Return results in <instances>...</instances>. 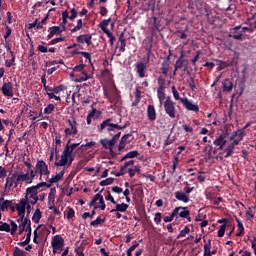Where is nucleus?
Here are the masks:
<instances>
[{
	"instance_id": "11",
	"label": "nucleus",
	"mask_w": 256,
	"mask_h": 256,
	"mask_svg": "<svg viewBox=\"0 0 256 256\" xmlns=\"http://www.w3.org/2000/svg\"><path fill=\"white\" fill-rule=\"evenodd\" d=\"M121 137V132H118L116 135L113 136L111 140L109 139H102L100 140L101 145L104 149H109L110 151H113V147L117 144V141H119V138Z\"/></svg>"
},
{
	"instance_id": "12",
	"label": "nucleus",
	"mask_w": 256,
	"mask_h": 256,
	"mask_svg": "<svg viewBox=\"0 0 256 256\" xmlns=\"http://www.w3.org/2000/svg\"><path fill=\"white\" fill-rule=\"evenodd\" d=\"M172 213H176L175 214V219H179V217H182V219H188V221H191V217H189L190 212L187 209V207H176Z\"/></svg>"
},
{
	"instance_id": "59",
	"label": "nucleus",
	"mask_w": 256,
	"mask_h": 256,
	"mask_svg": "<svg viewBox=\"0 0 256 256\" xmlns=\"http://www.w3.org/2000/svg\"><path fill=\"white\" fill-rule=\"evenodd\" d=\"M161 219H163V214H161L160 212L156 213L154 217V222L156 223V225H159V223H161Z\"/></svg>"
},
{
	"instance_id": "40",
	"label": "nucleus",
	"mask_w": 256,
	"mask_h": 256,
	"mask_svg": "<svg viewBox=\"0 0 256 256\" xmlns=\"http://www.w3.org/2000/svg\"><path fill=\"white\" fill-rule=\"evenodd\" d=\"M111 19H107V20H103L101 23H100V27L102 29V31L104 33H107V31H109V29H107V27H109V23H110Z\"/></svg>"
},
{
	"instance_id": "31",
	"label": "nucleus",
	"mask_w": 256,
	"mask_h": 256,
	"mask_svg": "<svg viewBox=\"0 0 256 256\" xmlns=\"http://www.w3.org/2000/svg\"><path fill=\"white\" fill-rule=\"evenodd\" d=\"M157 97L159 99L160 105H163L166 99L165 88L163 87L157 88Z\"/></svg>"
},
{
	"instance_id": "25",
	"label": "nucleus",
	"mask_w": 256,
	"mask_h": 256,
	"mask_svg": "<svg viewBox=\"0 0 256 256\" xmlns=\"http://www.w3.org/2000/svg\"><path fill=\"white\" fill-rule=\"evenodd\" d=\"M13 202L11 200H5V196L0 198V211H7Z\"/></svg>"
},
{
	"instance_id": "20",
	"label": "nucleus",
	"mask_w": 256,
	"mask_h": 256,
	"mask_svg": "<svg viewBox=\"0 0 256 256\" xmlns=\"http://www.w3.org/2000/svg\"><path fill=\"white\" fill-rule=\"evenodd\" d=\"M108 99L113 105H117V103L121 101V95H119L117 87L113 88L111 95L108 96Z\"/></svg>"
},
{
	"instance_id": "9",
	"label": "nucleus",
	"mask_w": 256,
	"mask_h": 256,
	"mask_svg": "<svg viewBox=\"0 0 256 256\" xmlns=\"http://www.w3.org/2000/svg\"><path fill=\"white\" fill-rule=\"evenodd\" d=\"M68 126L64 130V134L66 137H75L79 133V130L77 129V120L75 118L67 120Z\"/></svg>"
},
{
	"instance_id": "3",
	"label": "nucleus",
	"mask_w": 256,
	"mask_h": 256,
	"mask_svg": "<svg viewBox=\"0 0 256 256\" xmlns=\"http://www.w3.org/2000/svg\"><path fill=\"white\" fill-rule=\"evenodd\" d=\"M19 183H24L23 176L21 173L17 174V172L10 173L6 176V183L4 186L5 191H11V188L17 189L19 187Z\"/></svg>"
},
{
	"instance_id": "34",
	"label": "nucleus",
	"mask_w": 256,
	"mask_h": 256,
	"mask_svg": "<svg viewBox=\"0 0 256 256\" xmlns=\"http://www.w3.org/2000/svg\"><path fill=\"white\" fill-rule=\"evenodd\" d=\"M161 72H162V75H165V76L168 75V73H169V60H165L162 63Z\"/></svg>"
},
{
	"instance_id": "39",
	"label": "nucleus",
	"mask_w": 256,
	"mask_h": 256,
	"mask_svg": "<svg viewBox=\"0 0 256 256\" xmlns=\"http://www.w3.org/2000/svg\"><path fill=\"white\" fill-rule=\"evenodd\" d=\"M55 111V105L54 104H48L47 107L44 108V115H51Z\"/></svg>"
},
{
	"instance_id": "7",
	"label": "nucleus",
	"mask_w": 256,
	"mask_h": 256,
	"mask_svg": "<svg viewBox=\"0 0 256 256\" xmlns=\"http://www.w3.org/2000/svg\"><path fill=\"white\" fill-rule=\"evenodd\" d=\"M36 173L39 175L40 179L46 177V179L51 175L49 171V165L43 160H38L35 165Z\"/></svg>"
},
{
	"instance_id": "43",
	"label": "nucleus",
	"mask_w": 256,
	"mask_h": 256,
	"mask_svg": "<svg viewBox=\"0 0 256 256\" xmlns=\"http://www.w3.org/2000/svg\"><path fill=\"white\" fill-rule=\"evenodd\" d=\"M13 256H27V252L21 250L19 247H15L13 251Z\"/></svg>"
},
{
	"instance_id": "35",
	"label": "nucleus",
	"mask_w": 256,
	"mask_h": 256,
	"mask_svg": "<svg viewBox=\"0 0 256 256\" xmlns=\"http://www.w3.org/2000/svg\"><path fill=\"white\" fill-rule=\"evenodd\" d=\"M41 210L40 209H36L33 216H32V221L34 223H39V221H41Z\"/></svg>"
},
{
	"instance_id": "51",
	"label": "nucleus",
	"mask_w": 256,
	"mask_h": 256,
	"mask_svg": "<svg viewBox=\"0 0 256 256\" xmlns=\"http://www.w3.org/2000/svg\"><path fill=\"white\" fill-rule=\"evenodd\" d=\"M105 34L109 38L111 47H113V45H115V36L113 35V33H111V31H106Z\"/></svg>"
},
{
	"instance_id": "42",
	"label": "nucleus",
	"mask_w": 256,
	"mask_h": 256,
	"mask_svg": "<svg viewBox=\"0 0 256 256\" xmlns=\"http://www.w3.org/2000/svg\"><path fill=\"white\" fill-rule=\"evenodd\" d=\"M56 195H57V188L55 187L51 188L48 194V201H55Z\"/></svg>"
},
{
	"instance_id": "56",
	"label": "nucleus",
	"mask_w": 256,
	"mask_h": 256,
	"mask_svg": "<svg viewBox=\"0 0 256 256\" xmlns=\"http://www.w3.org/2000/svg\"><path fill=\"white\" fill-rule=\"evenodd\" d=\"M183 60L182 59H178L176 61V64H175V70H174V75L175 73H177V70L181 69L183 67Z\"/></svg>"
},
{
	"instance_id": "48",
	"label": "nucleus",
	"mask_w": 256,
	"mask_h": 256,
	"mask_svg": "<svg viewBox=\"0 0 256 256\" xmlns=\"http://www.w3.org/2000/svg\"><path fill=\"white\" fill-rule=\"evenodd\" d=\"M0 231H6V233H9V231H11V226L7 223L0 222Z\"/></svg>"
},
{
	"instance_id": "1",
	"label": "nucleus",
	"mask_w": 256,
	"mask_h": 256,
	"mask_svg": "<svg viewBox=\"0 0 256 256\" xmlns=\"http://www.w3.org/2000/svg\"><path fill=\"white\" fill-rule=\"evenodd\" d=\"M55 154H56V161L54 163L55 167H71L73 165V161H75V155H73V151H75L76 147H79V143H72L69 145L66 144L64 150L60 156V159L57 158L59 155V150H57V145H61V136L55 137Z\"/></svg>"
},
{
	"instance_id": "16",
	"label": "nucleus",
	"mask_w": 256,
	"mask_h": 256,
	"mask_svg": "<svg viewBox=\"0 0 256 256\" xmlns=\"http://www.w3.org/2000/svg\"><path fill=\"white\" fill-rule=\"evenodd\" d=\"M1 91L4 97H13V83L6 82L2 85Z\"/></svg>"
},
{
	"instance_id": "4",
	"label": "nucleus",
	"mask_w": 256,
	"mask_h": 256,
	"mask_svg": "<svg viewBox=\"0 0 256 256\" xmlns=\"http://www.w3.org/2000/svg\"><path fill=\"white\" fill-rule=\"evenodd\" d=\"M162 105L166 115H168L170 119H175V117H177V109L175 108V102L171 100V96H168Z\"/></svg>"
},
{
	"instance_id": "62",
	"label": "nucleus",
	"mask_w": 256,
	"mask_h": 256,
	"mask_svg": "<svg viewBox=\"0 0 256 256\" xmlns=\"http://www.w3.org/2000/svg\"><path fill=\"white\" fill-rule=\"evenodd\" d=\"M7 177V169L3 166H0V179H5Z\"/></svg>"
},
{
	"instance_id": "18",
	"label": "nucleus",
	"mask_w": 256,
	"mask_h": 256,
	"mask_svg": "<svg viewBox=\"0 0 256 256\" xmlns=\"http://www.w3.org/2000/svg\"><path fill=\"white\" fill-rule=\"evenodd\" d=\"M17 221L18 223L21 221V224L18 226V235H21L23 231H27L28 227H31V220L27 218H23L22 220L19 218Z\"/></svg>"
},
{
	"instance_id": "6",
	"label": "nucleus",
	"mask_w": 256,
	"mask_h": 256,
	"mask_svg": "<svg viewBox=\"0 0 256 256\" xmlns=\"http://www.w3.org/2000/svg\"><path fill=\"white\" fill-rule=\"evenodd\" d=\"M51 246L53 255H57V253L63 251V247H65V239H63L61 235H55L52 238Z\"/></svg>"
},
{
	"instance_id": "14",
	"label": "nucleus",
	"mask_w": 256,
	"mask_h": 256,
	"mask_svg": "<svg viewBox=\"0 0 256 256\" xmlns=\"http://www.w3.org/2000/svg\"><path fill=\"white\" fill-rule=\"evenodd\" d=\"M21 175L25 185H31V183H33V180L35 179V175H37V172L36 170H30V174L29 171H27L26 173L21 172Z\"/></svg>"
},
{
	"instance_id": "5",
	"label": "nucleus",
	"mask_w": 256,
	"mask_h": 256,
	"mask_svg": "<svg viewBox=\"0 0 256 256\" xmlns=\"http://www.w3.org/2000/svg\"><path fill=\"white\" fill-rule=\"evenodd\" d=\"M99 129L100 131L107 129L108 133H111L112 131H121L125 129V127L119 126L118 123L113 122L112 118H108L100 124Z\"/></svg>"
},
{
	"instance_id": "10",
	"label": "nucleus",
	"mask_w": 256,
	"mask_h": 256,
	"mask_svg": "<svg viewBox=\"0 0 256 256\" xmlns=\"http://www.w3.org/2000/svg\"><path fill=\"white\" fill-rule=\"evenodd\" d=\"M90 207H94V209H101V211H105V200L103 199V195L96 194L94 198L90 201Z\"/></svg>"
},
{
	"instance_id": "24",
	"label": "nucleus",
	"mask_w": 256,
	"mask_h": 256,
	"mask_svg": "<svg viewBox=\"0 0 256 256\" xmlns=\"http://www.w3.org/2000/svg\"><path fill=\"white\" fill-rule=\"evenodd\" d=\"M147 117L150 121H155L157 119V111L155 110V106L148 105V107H147Z\"/></svg>"
},
{
	"instance_id": "8",
	"label": "nucleus",
	"mask_w": 256,
	"mask_h": 256,
	"mask_svg": "<svg viewBox=\"0 0 256 256\" xmlns=\"http://www.w3.org/2000/svg\"><path fill=\"white\" fill-rule=\"evenodd\" d=\"M15 209L18 212L20 221L25 219V211H27V213H31V206L23 198L15 205Z\"/></svg>"
},
{
	"instance_id": "36",
	"label": "nucleus",
	"mask_w": 256,
	"mask_h": 256,
	"mask_svg": "<svg viewBox=\"0 0 256 256\" xmlns=\"http://www.w3.org/2000/svg\"><path fill=\"white\" fill-rule=\"evenodd\" d=\"M141 103V92L139 90H136L135 92V100L132 103V107H137Z\"/></svg>"
},
{
	"instance_id": "26",
	"label": "nucleus",
	"mask_w": 256,
	"mask_h": 256,
	"mask_svg": "<svg viewBox=\"0 0 256 256\" xmlns=\"http://www.w3.org/2000/svg\"><path fill=\"white\" fill-rule=\"evenodd\" d=\"M131 139V135L130 134H126L124 135L121 140H120V143L118 145V149L119 151H123V149L125 147H127V143H129V140Z\"/></svg>"
},
{
	"instance_id": "45",
	"label": "nucleus",
	"mask_w": 256,
	"mask_h": 256,
	"mask_svg": "<svg viewBox=\"0 0 256 256\" xmlns=\"http://www.w3.org/2000/svg\"><path fill=\"white\" fill-rule=\"evenodd\" d=\"M113 181H115V179L110 177L105 180H102L100 182V185H101V187H107V185H113Z\"/></svg>"
},
{
	"instance_id": "19",
	"label": "nucleus",
	"mask_w": 256,
	"mask_h": 256,
	"mask_svg": "<svg viewBox=\"0 0 256 256\" xmlns=\"http://www.w3.org/2000/svg\"><path fill=\"white\" fill-rule=\"evenodd\" d=\"M65 31V26H62V29L61 27L59 26H52L48 29V39H53V37L55 35H61V33Z\"/></svg>"
},
{
	"instance_id": "61",
	"label": "nucleus",
	"mask_w": 256,
	"mask_h": 256,
	"mask_svg": "<svg viewBox=\"0 0 256 256\" xmlns=\"http://www.w3.org/2000/svg\"><path fill=\"white\" fill-rule=\"evenodd\" d=\"M182 128L186 133H193V127L189 124H183Z\"/></svg>"
},
{
	"instance_id": "44",
	"label": "nucleus",
	"mask_w": 256,
	"mask_h": 256,
	"mask_svg": "<svg viewBox=\"0 0 256 256\" xmlns=\"http://www.w3.org/2000/svg\"><path fill=\"white\" fill-rule=\"evenodd\" d=\"M139 171H141L139 166H134L128 170V173L130 177H135L136 173H139Z\"/></svg>"
},
{
	"instance_id": "28",
	"label": "nucleus",
	"mask_w": 256,
	"mask_h": 256,
	"mask_svg": "<svg viewBox=\"0 0 256 256\" xmlns=\"http://www.w3.org/2000/svg\"><path fill=\"white\" fill-rule=\"evenodd\" d=\"M227 144V140L225 139V135H220L218 138L214 140V145L216 147H219V149H223L225 145Z\"/></svg>"
},
{
	"instance_id": "57",
	"label": "nucleus",
	"mask_w": 256,
	"mask_h": 256,
	"mask_svg": "<svg viewBox=\"0 0 256 256\" xmlns=\"http://www.w3.org/2000/svg\"><path fill=\"white\" fill-rule=\"evenodd\" d=\"M67 19H69V12L64 11L62 13V25L65 27L67 25Z\"/></svg>"
},
{
	"instance_id": "32",
	"label": "nucleus",
	"mask_w": 256,
	"mask_h": 256,
	"mask_svg": "<svg viewBox=\"0 0 256 256\" xmlns=\"http://www.w3.org/2000/svg\"><path fill=\"white\" fill-rule=\"evenodd\" d=\"M234 149H235V147H233V145L228 144V146L222 152V155H224L225 159H227L228 157H231L233 155Z\"/></svg>"
},
{
	"instance_id": "53",
	"label": "nucleus",
	"mask_w": 256,
	"mask_h": 256,
	"mask_svg": "<svg viewBox=\"0 0 256 256\" xmlns=\"http://www.w3.org/2000/svg\"><path fill=\"white\" fill-rule=\"evenodd\" d=\"M176 212L170 213L168 216L164 217V223H171L175 218Z\"/></svg>"
},
{
	"instance_id": "52",
	"label": "nucleus",
	"mask_w": 256,
	"mask_h": 256,
	"mask_svg": "<svg viewBox=\"0 0 256 256\" xmlns=\"http://www.w3.org/2000/svg\"><path fill=\"white\" fill-rule=\"evenodd\" d=\"M227 224H222L218 230V237H224Z\"/></svg>"
},
{
	"instance_id": "21",
	"label": "nucleus",
	"mask_w": 256,
	"mask_h": 256,
	"mask_svg": "<svg viewBox=\"0 0 256 256\" xmlns=\"http://www.w3.org/2000/svg\"><path fill=\"white\" fill-rule=\"evenodd\" d=\"M231 140H233V142L230 143V145H233V147H235V145H239V143H241V141L243 140V130H238L235 132V135L230 137Z\"/></svg>"
},
{
	"instance_id": "64",
	"label": "nucleus",
	"mask_w": 256,
	"mask_h": 256,
	"mask_svg": "<svg viewBox=\"0 0 256 256\" xmlns=\"http://www.w3.org/2000/svg\"><path fill=\"white\" fill-rule=\"evenodd\" d=\"M161 87L166 89V87H165V79L159 77L158 78V89H161Z\"/></svg>"
},
{
	"instance_id": "49",
	"label": "nucleus",
	"mask_w": 256,
	"mask_h": 256,
	"mask_svg": "<svg viewBox=\"0 0 256 256\" xmlns=\"http://www.w3.org/2000/svg\"><path fill=\"white\" fill-rule=\"evenodd\" d=\"M172 94L175 99V101H181V97L179 95V91H177V88L175 86H172Z\"/></svg>"
},
{
	"instance_id": "33",
	"label": "nucleus",
	"mask_w": 256,
	"mask_h": 256,
	"mask_svg": "<svg viewBox=\"0 0 256 256\" xmlns=\"http://www.w3.org/2000/svg\"><path fill=\"white\" fill-rule=\"evenodd\" d=\"M223 85V91H233V82H231V80L229 79H225L222 83Z\"/></svg>"
},
{
	"instance_id": "29",
	"label": "nucleus",
	"mask_w": 256,
	"mask_h": 256,
	"mask_svg": "<svg viewBox=\"0 0 256 256\" xmlns=\"http://www.w3.org/2000/svg\"><path fill=\"white\" fill-rule=\"evenodd\" d=\"M118 45L120 53H125V47H127V43L125 40V35L123 33H121L119 36Z\"/></svg>"
},
{
	"instance_id": "63",
	"label": "nucleus",
	"mask_w": 256,
	"mask_h": 256,
	"mask_svg": "<svg viewBox=\"0 0 256 256\" xmlns=\"http://www.w3.org/2000/svg\"><path fill=\"white\" fill-rule=\"evenodd\" d=\"M26 239L25 241L28 242V243H31V227L28 226V228H26Z\"/></svg>"
},
{
	"instance_id": "30",
	"label": "nucleus",
	"mask_w": 256,
	"mask_h": 256,
	"mask_svg": "<svg viewBox=\"0 0 256 256\" xmlns=\"http://www.w3.org/2000/svg\"><path fill=\"white\" fill-rule=\"evenodd\" d=\"M76 76L78 77L76 79V83H83V81H89V79H93V76L91 74L88 75L85 71Z\"/></svg>"
},
{
	"instance_id": "38",
	"label": "nucleus",
	"mask_w": 256,
	"mask_h": 256,
	"mask_svg": "<svg viewBox=\"0 0 256 256\" xmlns=\"http://www.w3.org/2000/svg\"><path fill=\"white\" fill-rule=\"evenodd\" d=\"M191 232V229L188 228V226H185L183 230L180 231V233L177 236V239H181V237H187L189 233Z\"/></svg>"
},
{
	"instance_id": "15",
	"label": "nucleus",
	"mask_w": 256,
	"mask_h": 256,
	"mask_svg": "<svg viewBox=\"0 0 256 256\" xmlns=\"http://www.w3.org/2000/svg\"><path fill=\"white\" fill-rule=\"evenodd\" d=\"M92 39H93V35H91V34H81V35L77 36L76 41H77V43H80L81 45L86 43V45L89 47L93 43Z\"/></svg>"
},
{
	"instance_id": "23",
	"label": "nucleus",
	"mask_w": 256,
	"mask_h": 256,
	"mask_svg": "<svg viewBox=\"0 0 256 256\" xmlns=\"http://www.w3.org/2000/svg\"><path fill=\"white\" fill-rule=\"evenodd\" d=\"M177 201H182V203H189V195L183 191H177L174 193Z\"/></svg>"
},
{
	"instance_id": "22",
	"label": "nucleus",
	"mask_w": 256,
	"mask_h": 256,
	"mask_svg": "<svg viewBox=\"0 0 256 256\" xmlns=\"http://www.w3.org/2000/svg\"><path fill=\"white\" fill-rule=\"evenodd\" d=\"M145 71H147V65L143 62H139L136 64V73L138 74V77L140 79H143L145 77Z\"/></svg>"
},
{
	"instance_id": "46",
	"label": "nucleus",
	"mask_w": 256,
	"mask_h": 256,
	"mask_svg": "<svg viewBox=\"0 0 256 256\" xmlns=\"http://www.w3.org/2000/svg\"><path fill=\"white\" fill-rule=\"evenodd\" d=\"M10 55H11L12 59L5 61L6 67H13V64L15 63V54L13 53V51H10Z\"/></svg>"
},
{
	"instance_id": "55",
	"label": "nucleus",
	"mask_w": 256,
	"mask_h": 256,
	"mask_svg": "<svg viewBox=\"0 0 256 256\" xmlns=\"http://www.w3.org/2000/svg\"><path fill=\"white\" fill-rule=\"evenodd\" d=\"M64 90H65V86L63 85H58L53 88V92L55 95H59V93H61V91H64Z\"/></svg>"
},
{
	"instance_id": "47",
	"label": "nucleus",
	"mask_w": 256,
	"mask_h": 256,
	"mask_svg": "<svg viewBox=\"0 0 256 256\" xmlns=\"http://www.w3.org/2000/svg\"><path fill=\"white\" fill-rule=\"evenodd\" d=\"M85 71V65L84 64H80L78 66H75L73 68V72L74 73H79L80 75Z\"/></svg>"
},
{
	"instance_id": "2",
	"label": "nucleus",
	"mask_w": 256,
	"mask_h": 256,
	"mask_svg": "<svg viewBox=\"0 0 256 256\" xmlns=\"http://www.w3.org/2000/svg\"><path fill=\"white\" fill-rule=\"evenodd\" d=\"M47 187H51L50 184H47V182H40L35 186L28 187L24 193V200L33 207L34 205H37V201H39V189Z\"/></svg>"
},
{
	"instance_id": "50",
	"label": "nucleus",
	"mask_w": 256,
	"mask_h": 256,
	"mask_svg": "<svg viewBox=\"0 0 256 256\" xmlns=\"http://www.w3.org/2000/svg\"><path fill=\"white\" fill-rule=\"evenodd\" d=\"M5 30L6 32L4 33V39L5 41H7V39L11 37V33L13 32V30L11 29V27H9V25H5Z\"/></svg>"
},
{
	"instance_id": "13",
	"label": "nucleus",
	"mask_w": 256,
	"mask_h": 256,
	"mask_svg": "<svg viewBox=\"0 0 256 256\" xmlns=\"http://www.w3.org/2000/svg\"><path fill=\"white\" fill-rule=\"evenodd\" d=\"M181 103H183L185 109H187V111H193L194 113H198L199 111V105L197 104H193V102H191L189 100V98L184 97L180 99Z\"/></svg>"
},
{
	"instance_id": "17",
	"label": "nucleus",
	"mask_w": 256,
	"mask_h": 256,
	"mask_svg": "<svg viewBox=\"0 0 256 256\" xmlns=\"http://www.w3.org/2000/svg\"><path fill=\"white\" fill-rule=\"evenodd\" d=\"M63 175H65V169H62L59 173H57L54 177L49 178V176L45 179L47 185H53V183H59L61 179H63Z\"/></svg>"
},
{
	"instance_id": "27",
	"label": "nucleus",
	"mask_w": 256,
	"mask_h": 256,
	"mask_svg": "<svg viewBox=\"0 0 256 256\" xmlns=\"http://www.w3.org/2000/svg\"><path fill=\"white\" fill-rule=\"evenodd\" d=\"M115 205H116V208L112 209L110 213H115V212L125 213V211L129 209V206L126 203L117 204L116 202Z\"/></svg>"
},
{
	"instance_id": "37",
	"label": "nucleus",
	"mask_w": 256,
	"mask_h": 256,
	"mask_svg": "<svg viewBox=\"0 0 256 256\" xmlns=\"http://www.w3.org/2000/svg\"><path fill=\"white\" fill-rule=\"evenodd\" d=\"M230 37H232V39H235L236 41H243V39H245V36L241 32H233Z\"/></svg>"
},
{
	"instance_id": "58",
	"label": "nucleus",
	"mask_w": 256,
	"mask_h": 256,
	"mask_svg": "<svg viewBox=\"0 0 256 256\" xmlns=\"http://www.w3.org/2000/svg\"><path fill=\"white\" fill-rule=\"evenodd\" d=\"M10 227L11 235H14L17 232L19 226H17V223L14 221H11Z\"/></svg>"
},
{
	"instance_id": "41",
	"label": "nucleus",
	"mask_w": 256,
	"mask_h": 256,
	"mask_svg": "<svg viewBox=\"0 0 256 256\" xmlns=\"http://www.w3.org/2000/svg\"><path fill=\"white\" fill-rule=\"evenodd\" d=\"M81 29H83V20L79 19L77 21V25L74 28H72L70 31L71 33H76V31H81Z\"/></svg>"
},
{
	"instance_id": "60",
	"label": "nucleus",
	"mask_w": 256,
	"mask_h": 256,
	"mask_svg": "<svg viewBox=\"0 0 256 256\" xmlns=\"http://www.w3.org/2000/svg\"><path fill=\"white\" fill-rule=\"evenodd\" d=\"M102 223H103V219L97 218L96 220L92 221V222L90 223V225H91L92 227H99V225H101Z\"/></svg>"
},
{
	"instance_id": "54",
	"label": "nucleus",
	"mask_w": 256,
	"mask_h": 256,
	"mask_svg": "<svg viewBox=\"0 0 256 256\" xmlns=\"http://www.w3.org/2000/svg\"><path fill=\"white\" fill-rule=\"evenodd\" d=\"M139 155V151L137 150H133V151H130L126 154V157H128V159H134V157H138Z\"/></svg>"
}]
</instances>
